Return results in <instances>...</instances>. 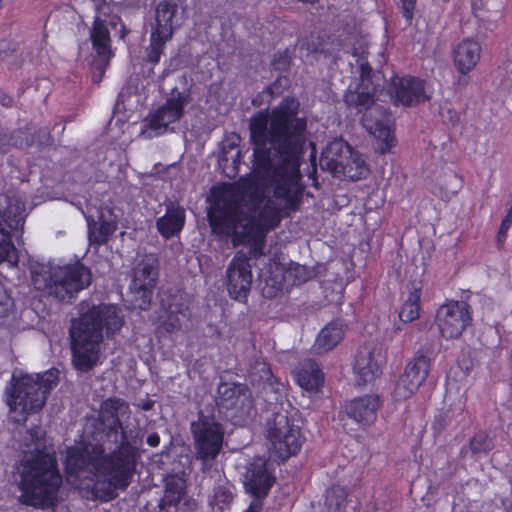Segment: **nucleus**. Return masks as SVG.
Instances as JSON below:
<instances>
[{
    "instance_id": "nucleus-1",
    "label": "nucleus",
    "mask_w": 512,
    "mask_h": 512,
    "mask_svg": "<svg viewBox=\"0 0 512 512\" xmlns=\"http://www.w3.org/2000/svg\"><path fill=\"white\" fill-rule=\"evenodd\" d=\"M299 103L285 98L271 112L257 113L251 119L254 168L248 178L225 185L223 207L209 213L213 233L232 239L233 245L262 238L281 221L283 211L298 203L297 168H275L270 149L293 159L305 142L306 121L296 117Z\"/></svg>"
},
{
    "instance_id": "nucleus-2",
    "label": "nucleus",
    "mask_w": 512,
    "mask_h": 512,
    "mask_svg": "<svg viewBox=\"0 0 512 512\" xmlns=\"http://www.w3.org/2000/svg\"><path fill=\"white\" fill-rule=\"evenodd\" d=\"M106 414L114 418L113 428L120 429L119 448L104 455L102 445L79 442L67 449L64 461L67 482L102 501L115 497L116 489H125L135 469V451L128 442L133 434L126 423L130 415L128 405L121 399H108L102 405L103 419Z\"/></svg>"
},
{
    "instance_id": "nucleus-3",
    "label": "nucleus",
    "mask_w": 512,
    "mask_h": 512,
    "mask_svg": "<svg viewBox=\"0 0 512 512\" xmlns=\"http://www.w3.org/2000/svg\"><path fill=\"white\" fill-rule=\"evenodd\" d=\"M24 459L18 466L20 501L34 507L53 506L59 498L62 477L54 451L47 448L40 428L25 436Z\"/></svg>"
},
{
    "instance_id": "nucleus-4",
    "label": "nucleus",
    "mask_w": 512,
    "mask_h": 512,
    "mask_svg": "<svg viewBox=\"0 0 512 512\" xmlns=\"http://www.w3.org/2000/svg\"><path fill=\"white\" fill-rule=\"evenodd\" d=\"M81 309L84 310L83 305ZM122 325L123 318L116 305H93L83 311L70 328L74 367L85 372L95 366L100 357L103 329L110 335L119 331Z\"/></svg>"
},
{
    "instance_id": "nucleus-5",
    "label": "nucleus",
    "mask_w": 512,
    "mask_h": 512,
    "mask_svg": "<svg viewBox=\"0 0 512 512\" xmlns=\"http://www.w3.org/2000/svg\"><path fill=\"white\" fill-rule=\"evenodd\" d=\"M354 56L361 59V83L355 89L350 85L344 95L347 105L357 108L359 111H365L362 123L364 128L375 139V151L379 154L390 153L396 144L395 136L389 126V117L382 106L374 103L375 88L370 90L372 80L370 78V66L364 60V56L359 55L357 50L353 51Z\"/></svg>"
},
{
    "instance_id": "nucleus-6",
    "label": "nucleus",
    "mask_w": 512,
    "mask_h": 512,
    "mask_svg": "<svg viewBox=\"0 0 512 512\" xmlns=\"http://www.w3.org/2000/svg\"><path fill=\"white\" fill-rule=\"evenodd\" d=\"M59 371L50 369L42 374L15 371L5 389V402L15 421H25L28 414L44 406L48 394L57 385Z\"/></svg>"
},
{
    "instance_id": "nucleus-7",
    "label": "nucleus",
    "mask_w": 512,
    "mask_h": 512,
    "mask_svg": "<svg viewBox=\"0 0 512 512\" xmlns=\"http://www.w3.org/2000/svg\"><path fill=\"white\" fill-rule=\"evenodd\" d=\"M32 283L60 301H70L75 294L90 285V271L82 264L48 267L40 265L31 270Z\"/></svg>"
},
{
    "instance_id": "nucleus-8",
    "label": "nucleus",
    "mask_w": 512,
    "mask_h": 512,
    "mask_svg": "<svg viewBox=\"0 0 512 512\" xmlns=\"http://www.w3.org/2000/svg\"><path fill=\"white\" fill-rule=\"evenodd\" d=\"M123 0H79V13L81 18H92L93 23L90 29V40L92 47L100 58L101 63L95 65V69L101 75L110 58L113 56L111 50V39L109 26L116 27L120 18L116 14L117 3Z\"/></svg>"
},
{
    "instance_id": "nucleus-9",
    "label": "nucleus",
    "mask_w": 512,
    "mask_h": 512,
    "mask_svg": "<svg viewBox=\"0 0 512 512\" xmlns=\"http://www.w3.org/2000/svg\"><path fill=\"white\" fill-rule=\"evenodd\" d=\"M185 16L186 6L183 0H162L156 5L151 22L150 44L147 48L148 61L159 62L165 43L182 25Z\"/></svg>"
},
{
    "instance_id": "nucleus-10",
    "label": "nucleus",
    "mask_w": 512,
    "mask_h": 512,
    "mask_svg": "<svg viewBox=\"0 0 512 512\" xmlns=\"http://www.w3.org/2000/svg\"><path fill=\"white\" fill-rule=\"evenodd\" d=\"M195 457L203 463L213 461L220 453L224 441V427L214 415L199 413L191 424Z\"/></svg>"
},
{
    "instance_id": "nucleus-11",
    "label": "nucleus",
    "mask_w": 512,
    "mask_h": 512,
    "mask_svg": "<svg viewBox=\"0 0 512 512\" xmlns=\"http://www.w3.org/2000/svg\"><path fill=\"white\" fill-rule=\"evenodd\" d=\"M217 406L236 425H244L253 414L250 391L242 384L221 383L218 387Z\"/></svg>"
},
{
    "instance_id": "nucleus-12",
    "label": "nucleus",
    "mask_w": 512,
    "mask_h": 512,
    "mask_svg": "<svg viewBox=\"0 0 512 512\" xmlns=\"http://www.w3.org/2000/svg\"><path fill=\"white\" fill-rule=\"evenodd\" d=\"M271 453L280 460L295 455L302 446V436L298 426L290 422L284 413L275 415L268 429Z\"/></svg>"
},
{
    "instance_id": "nucleus-13",
    "label": "nucleus",
    "mask_w": 512,
    "mask_h": 512,
    "mask_svg": "<svg viewBox=\"0 0 512 512\" xmlns=\"http://www.w3.org/2000/svg\"><path fill=\"white\" fill-rule=\"evenodd\" d=\"M188 101L185 92L173 91L166 102L149 115L142 134L152 138L167 132L171 125L182 118Z\"/></svg>"
},
{
    "instance_id": "nucleus-14",
    "label": "nucleus",
    "mask_w": 512,
    "mask_h": 512,
    "mask_svg": "<svg viewBox=\"0 0 512 512\" xmlns=\"http://www.w3.org/2000/svg\"><path fill=\"white\" fill-rule=\"evenodd\" d=\"M158 278L156 260L141 261L134 269V275L129 287L131 305L134 308L145 310L151 303L153 289Z\"/></svg>"
},
{
    "instance_id": "nucleus-15",
    "label": "nucleus",
    "mask_w": 512,
    "mask_h": 512,
    "mask_svg": "<svg viewBox=\"0 0 512 512\" xmlns=\"http://www.w3.org/2000/svg\"><path fill=\"white\" fill-rule=\"evenodd\" d=\"M470 320L469 306L463 301H451L440 306L435 318L441 335L447 339L459 337Z\"/></svg>"
},
{
    "instance_id": "nucleus-16",
    "label": "nucleus",
    "mask_w": 512,
    "mask_h": 512,
    "mask_svg": "<svg viewBox=\"0 0 512 512\" xmlns=\"http://www.w3.org/2000/svg\"><path fill=\"white\" fill-rule=\"evenodd\" d=\"M431 90L423 80L415 77H392L389 94L395 105L411 106L431 97Z\"/></svg>"
},
{
    "instance_id": "nucleus-17",
    "label": "nucleus",
    "mask_w": 512,
    "mask_h": 512,
    "mask_svg": "<svg viewBox=\"0 0 512 512\" xmlns=\"http://www.w3.org/2000/svg\"><path fill=\"white\" fill-rule=\"evenodd\" d=\"M430 370V360L426 356L419 355L413 358L405 367L399 377L395 388L394 398L406 400L414 395L426 380Z\"/></svg>"
},
{
    "instance_id": "nucleus-18",
    "label": "nucleus",
    "mask_w": 512,
    "mask_h": 512,
    "mask_svg": "<svg viewBox=\"0 0 512 512\" xmlns=\"http://www.w3.org/2000/svg\"><path fill=\"white\" fill-rule=\"evenodd\" d=\"M385 356L375 344L361 347L355 357L353 372L358 385L372 383L382 373Z\"/></svg>"
},
{
    "instance_id": "nucleus-19",
    "label": "nucleus",
    "mask_w": 512,
    "mask_h": 512,
    "mask_svg": "<svg viewBox=\"0 0 512 512\" xmlns=\"http://www.w3.org/2000/svg\"><path fill=\"white\" fill-rule=\"evenodd\" d=\"M252 283V271L248 257L237 252L226 271V285L229 295L236 300L247 297Z\"/></svg>"
},
{
    "instance_id": "nucleus-20",
    "label": "nucleus",
    "mask_w": 512,
    "mask_h": 512,
    "mask_svg": "<svg viewBox=\"0 0 512 512\" xmlns=\"http://www.w3.org/2000/svg\"><path fill=\"white\" fill-rule=\"evenodd\" d=\"M275 482V477L270 471L267 461L261 457L255 458L248 466L244 475V486L248 493L254 499L260 500L265 498L272 485Z\"/></svg>"
},
{
    "instance_id": "nucleus-21",
    "label": "nucleus",
    "mask_w": 512,
    "mask_h": 512,
    "mask_svg": "<svg viewBox=\"0 0 512 512\" xmlns=\"http://www.w3.org/2000/svg\"><path fill=\"white\" fill-rule=\"evenodd\" d=\"M481 56V43L472 37L463 38L452 50L453 65L457 72L463 76L468 75L477 67Z\"/></svg>"
},
{
    "instance_id": "nucleus-22",
    "label": "nucleus",
    "mask_w": 512,
    "mask_h": 512,
    "mask_svg": "<svg viewBox=\"0 0 512 512\" xmlns=\"http://www.w3.org/2000/svg\"><path fill=\"white\" fill-rule=\"evenodd\" d=\"M85 218L88 224L89 239L96 244L105 243L117 228V215L108 206L101 207L99 210V225L91 216L85 215Z\"/></svg>"
},
{
    "instance_id": "nucleus-23",
    "label": "nucleus",
    "mask_w": 512,
    "mask_h": 512,
    "mask_svg": "<svg viewBox=\"0 0 512 512\" xmlns=\"http://www.w3.org/2000/svg\"><path fill=\"white\" fill-rule=\"evenodd\" d=\"M380 400L377 395H367L351 400L345 405L347 415L362 425L372 424L377 417Z\"/></svg>"
},
{
    "instance_id": "nucleus-24",
    "label": "nucleus",
    "mask_w": 512,
    "mask_h": 512,
    "mask_svg": "<svg viewBox=\"0 0 512 512\" xmlns=\"http://www.w3.org/2000/svg\"><path fill=\"white\" fill-rule=\"evenodd\" d=\"M24 203L14 194H0V218L10 231L22 229L25 221Z\"/></svg>"
},
{
    "instance_id": "nucleus-25",
    "label": "nucleus",
    "mask_w": 512,
    "mask_h": 512,
    "mask_svg": "<svg viewBox=\"0 0 512 512\" xmlns=\"http://www.w3.org/2000/svg\"><path fill=\"white\" fill-rule=\"evenodd\" d=\"M354 150L341 138H337L328 143L320 157V166L334 174L335 171L342 170V164L348 159Z\"/></svg>"
},
{
    "instance_id": "nucleus-26",
    "label": "nucleus",
    "mask_w": 512,
    "mask_h": 512,
    "mask_svg": "<svg viewBox=\"0 0 512 512\" xmlns=\"http://www.w3.org/2000/svg\"><path fill=\"white\" fill-rule=\"evenodd\" d=\"M422 295L421 281H411L403 296V303L399 311V318L403 322H412L419 318L420 300Z\"/></svg>"
},
{
    "instance_id": "nucleus-27",
    "label": "nucleus",
    "mask_w": 512,
    "mask_h": 512,
    "mask_svg": "<svg viewBox=\"0 0 512 512\" xmlns=\"http://www.w3.org/2000/svg\"><path fill=\"white\" fill-rule=\"evenodd\" d=\"M297 384L307 392H317L324 382V376L316 363L308 361L293 372Z\"/></svg>"
},
{
    "instance_id": "nucleus-28",
    "label": "nucleus",
    "mask_w": 512,
    "mask_h": 512,
    "mask_svg": "<svg viewBox=\"0 0 512 512\" xmlns=\"http://www.w3.org/2000/svg\"><path fill=\"white\" fill-rule=\"evenodd\" d=\"M185 223V211L182 207L170 204L166 213L158 218L157 228L162 236L165 238L172 237L178 234Z\"/></svg>"
},
{
    "instance_id": "nucleus-29",
    "label": "nucleus",
    "mask_w": 512,
    "mask_h": 512,
    "mask_svg": "<svg viewBox=\"0 0 512 512\" xmlns=\"http://www.w3.org/2000/svg\"><path fill=\"white\" fill-rule=\"evenodd\" d=\"M344 332L345 326L341 321L329 323L318 334L313 350L321 354L333 349L342 340Z\"/></svg>"
},
{
    "instance_id": "nucleus-30",
    "label": "nucleus",
    "mask_w": 512,
    "mask_h": 512,
    "mask_svg": "<svg viewBox=\"0 0 512 512\" xmlns=\"http://www.w3.org/2000/svg\"><path fill=\"white\" fill-rule=\"evenodd\" d=\"M342 167V170L334 172L335 177H344L355 181L364 178L369 172L365 159L356 151L351 153L349 160L347 159Z\"/></svg>"
},
{
    "instance_id": "nucleus-31",
    "label": "nucleus",
    "mask_w": 512,
    "mask_h": 512,
    "mask_svg": "<svg viewBox=\"0 0 512 512\" xmlns=\"http://www.w3.org/2000/svg\"><path fill=\"white\" fill-rule=\"evenodd\" d=\"M18 261V251L11 240L10 231L0 223V264L6 263L9 267H15Z\"/></svg>"
},
{
    "instance_id": "nucleus-32",
    "label": "nucleus",
    "mask_w": 512,
    "mask_h": 512,
    "mask_svg": "<svg viewBox=\"0 0 512 512\" xmlns=\"http://www.w3.org/2000/svg\"><path fill=\"white\" fill-rule=\"evenodd\" d=\"M185 481L181 477H171L167 480L162 504L176 506L185 495Z\"/></svg>"
},
{
    "instance_id": "nucleus-33",
    "label": "nucleus",
    "mask_w": 512,
    "mask_h": 512,
    "mask_svg": "<svg viewBox=\"0 0 512 512\" xmlns=\"http://www.w3.org/2000/svg\"><path fill=\"white\" fill-rule=\"evenodd\" d=\"M347 490L339 485L330 487L326 492L325 504L328 512H346Z\"/></svg>"
},
{
    "instance_id": "nucleus-34",
    "label": "nucleus",
    "mask_w": 512,
    "mask_h": 512,
    "mask_svg": "<svg viewBox=\"0 0 512 512\" xmlns=\"http://www.w3.org/2000/svg\"><path fill=\"white\" fill-rule=\"evenodd\" d=\"M166 314L167 315L163 321V325L169 332L179 329L183 320L189 317L187 311L179 308L177 305H170L166 311Z\"/></svg>"
},
{
    "instance_id": "nucleus-35",
    "label": "nucleus",
    "mask_w": 512,
    "mask_h": 512,
    "mask_svg": "<svg viewBox=\"0 0 512 512\" xmlns=\"http://www.w3.org/2000/svg\"><path fill=\"white\" fill-rule=\"evenodd\" d=\"M472 9L475 17L482 22L487 29L492 30L496 27L495 21L486 16V12L490 11L488 0H472Z\"/></svg>"
},
{
    "instance_id": "nucleus-36",
    "label": "nucleus",
    "mask_w": 512,
    "mask_h": 512,
    "mask_svg": "<svg viewBox=\"0 0 512 512\" xmlns=\"http://www.w3.org/2000/svg\"><path fill=\"white\" fill-rule=\"evenodd\" d=\"M491 439L484 433L476 434L470 441V449L473 453L487 452L492 449Z\"/></svg>"
},
{
    "instance_id": "nucleus-37",
    "label": "nucleus",
    "mask_w": 512,
    "mask_h": 512,
    "mask_svg": "<svg viewBox=\"0 0 512 512\" xmlns=\"http://www.w3.org/2000/svg\"><path fill=\"white\" fill-rule=\"evenodd\" d=\"M13 307V301L4 285L0 283V319L6 317Z\"/></svg>"
},
{
    "instance_id": "nucleus-38",
    "label": "nucleus",
    "mask_w": 512,
    "mask_h": 512,
    "mask_svg": "<svg viewBox=\"0 0 512 512\" xmlns=\"http://www.w3.org/2000/svg\"><path fill=\"white\" fill-rule=\"evenodd\" d=\"M257 374H259L258 380L268 381L271 378V370L266 362H256L252 370V376L255 377Z\"/></svg>"
},
{
    "instance_id": "nucleus-39",
    "label": "nucleus",
    "mask_w": 512,
    "mask_h": 512,
    "mask_svg": "<svg viewBox=\"0 0 512 512\" xmlns=\"http://www.w3.org/2000/svg\"><path fill=\"white\" fill-rule=\"evenodd\" d=\"M317 42L318 44L316 45L315 40L312 38L311 41L303 43L300 48L302 55L306 54L308 56L310 53L324 52L319 39H317Z\"/></svg>"
},
{
    "instance_id": "nucleus-40",
    "label": "nucleus",
    "mask_w": 512,
    "mask_h": 512,
    "mask_svg": "<svg viewBox=\"0 0 512 512\" xmlns=\"http://www.w3.org/2000/svg\"><path fill=\"white\" fill-rule=\"evenodd\" d=\"M416 0H401V7L404 17L410 21L414 15Z\"/></svg>"
},
{
    "instance_id": "nucleus-41",
    "label": "nucleus",
    "mask_w": 512,
    "mask_h": 512,
    "mask_svg": "<svg viewBox=\"0 0 512 512\" xmlns=\"http://www.w3.org/2000/svg\"><path fill=\"white\" fill-rule=\"evenodd\" d=\"M147 443L151 446V447H157L159 444H160V437L158 434L156 433H153V434H150L148 437H147Z\"/></svg>"
},
{
    "instance_id": "nucleus-42",
    "label": "nucleus",
    "mask_w": 512,
    "mask_h": 512,
    "mask_svg": "<svg viewBox=\"0 0 512 512\" xmlns=\"http://www.w3.org/2000/svg\"><path fill=\"white\" fill-rule=\"evenodd\" d=\"M129 87L127 88H124L122 89V91L120 92L119 94V101H121L123 104L126 102V101H129V98H130V94H129Z\"/></svg>"
},
{
    "instance_id": "nucleus-43",
    "label": "nucleus",
    "mask_w": 512,
    "mask_h": 512,
    "mask_svg": "<svg viewBox=\"0 0 512 512\" xmlns=\"http://www.w3.org/2000/svg\"><path fill=\"white\" fill-rule=\"evenodd\" d=\"M442 420H443L442 415H439L435 418V421L433 423V428L435 430L440 431L443 428L444 424H442Z\"/></svg>"
},
{
    "instance_id": "nucleus-44",
    "label": "nucleus",
    "mask_w": 512,
    "mask_h": 512,
    "mask_svg": "<svg viewBox=\"0 0 512 512\" xmlns=\"http://www.w3.org/2000/svg\"><path fill=\"white\" fill-rule=\"evenodd\" d=\"M12 98L8 95H2V97L0 98V102L3 106H10L12 104Z\"/></svg>"
},
{
    "instance_id": "nucleus-45",
    "label": "nucleus",
    "mask_w": 512,
    "mask_h": 512,
    "mask_svg": "<svg viewBox=\"0 0 512 512\" xmlns=\"http://www.w3.org/2000/svg\"><path fill=\"white\" fill-rule=\"evenodd\" d=\"M506 223H507V220H504V221H503V223H502V225H501V229H500V232H499V233H500V234H502V235H504V234H505V231H506V229H507V225H506Z\"/></svg>"
},
{
    "instance_id": "nucleus-46",
    "label": "nucleus",
    "mask_w": 512,
    "mask_h": 512,
    "mask_svg": "<svg viewBox=\"0 0 512 512\" xmlns=\"http://www.w3.org/2000/svg\"><path fill=\"white\" fill-rule=\"evenodd\" d=\"M124 32H125V28H124V26L122 25V34H121V37H124Z\"/></svg>"
},
{
    "instance_id": "nucleus-47",
    "label": "nucleus",
    "mask_w": 512,
    "mask_h": 512,
    "mask_svg": "<svg viewBox=\"0 0 512 512\" xmlns=\"http://www.w3.org/2000/svg\"><path fill=\"white\" fill-rule=\"evenodd\" d=\"M296 270L300 272V271H304L305 269L301 268V267H297Z\"/></svg>"
},
{
    "instance_id": "nucleus-48",
    "label": "nucleus",
    "mask_w": 512,
    "mask_h": 512,
    "mask_svg": "<svg viewBox=\"0 0 512 512\" xmlns=\"http://www.w3.org/2000/svg\"><path fill=\"white\" fill-rule=\"evenodd\" d=\"M93 80L99 82V79H96L95 76H93Z\"/></svg>"
}]
</instances>
